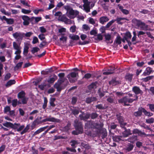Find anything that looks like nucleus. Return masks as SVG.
Wrapping results in <instances>:
<instances>
[{
    "label": "nucleus",
    "mask_w": 154,
    "mask_h": 154,
    "mask_svg": "<svg viewBox=\"0 0 154 154\" xmlns=\"http://www.w3.org/2000/svg\"><path fill=\"white\" fill-rule=\"evenodd\" d=\"M143 109L144 108L142 107L139 108L138 111L134 113V116L136 117L140 116L142 114V112H143Z\"/></svg>",
    "instance_id": "nucleus-23"
},
{
    "label": "nucleus",
    "mask_w": 154,
    "mask_h": 154,
    "mask_svg": "<svg viewBox=\"0 0 154 154\" xmlns=\"http://www.w3.org/2000/svg\"><path fill=\"white\" fill-rule=\"evenodd\" d=\"M28 100V98L24 97L23 98H21V100L23 104H26L27 103V101Z\"/></svg>",
    "instance_id": "nucleus-61"
},
{
    "label": "nucleus",
    "mask_w": 154,
    "mask_h": 154,
    "mask_svg": "<svg viewBox=\"0 0 154 154\" xmlns=\"http://www.w3.org/2000/svg\"><path fill=\"white\" fill-rule=\"evenodd\" d=\"M115 20H112L110 21L106 24V28H108L109 27L112 25V24L113 23H114L115 21Z\"/></svg>",
    "instance_id": "nucleus-62"
},
{
    "label": "nucleus",
    "mask_w": 154,
    "mask_h": 154,
    "mask_svg": "<svg viewBox=\"0 0 154 154\" xmlns=\"http://www.w3.org/2000/svg\"><path fill=\"white\" fill-rule=\"evenodd\" d=\"M109 20L108 18L106 16H103L100 18V22L102 24H103L104 23L108 21Z\"/></svg>",
    "instance_id": "nucleus-28"
},
{
    "label": "nucleus",
    "mask_w": 154,
    "mask_h": 154,
    "mask_svg": "<svg viewBox=\"0 0 154 154\" xmlns=\"http://www.w3.org/2000/svg\"><path fill=\"white\" fill-rule=\"evenodd\" d=\"M24 127V125L20 126V123H15L13 124V125H12L11 128L14 129H17V131H20L22 130Z\"/></svg>",
    "instance_id": "nucleus-8"
},
{
    "label": "nucleus",
    "mask_w": 154,
    "mask_h": 154,
    "mask_svg": "<svg viewBox=\"0 0 154 154\" xmlns=\"http://www.w3.org/2000/svg\"><path fill=\"white\" fill-rule=\"evenodd\" d=\"M139 27L141 29L144 30L146 31L148 29V26L142 22L139 26Z\"/></svg>",
    "instance_id": "nucleus-26"
},
{
    "label": "nucleus",
    "mask_w": 154,
    "mask_h": 154,
    "mask_svg": "<svg viewBox=\"0 0 154 154\" xmlns=\"http://www.w3.org/2000/svg\"><path fill=\"white\" fill-rule=\"evenodd\" d=\"M132 90L136 94H142L143 92L140 90L139 87L137 86H134L132 88Z\"/></svg>",
    "instance_id": "nucleus-17"
},
{
    "label": "nucleus",
    "mask_w": 154,
    "mask_h": 154,
    "mask_svg": "<svg viewBox=\"0 0 154 154\" xmlns=\"http://www.w3.org/2000/svg\"><path fill=\"white\" fill-rule=\"evenodd\" d=\"M126 140L127 141V140L131 143H133L137 140V136L133 135L130 137Z\"/></svg>",
    "instance_id": "nucleus-24"
},
{
    "label": "nucleus",
    "mask_w": 154,
    "mask_h": 154,
    "mask_svg": "<svg viewBox=\"0 0 154 154\" xmlns=\"http://www.w3.org/2000/svg\"><path fill=\"white\" fill-rule=\"evenodd\" d=\"M80 112H82L80 109L78 108H75L71 110V113L75 116L79 114Z\"/></svg>",
    "instance_id": "nucleus-21"
},
{
    "label": "nucleus",
    "mask_w": 154,
    "mask_h": 154,
    "mask_svg": "<svg viewBox=\"0 0 154 154\" xmlns=\"http://www.w3.org/2000/svg\"><path fill=\"white\" fill-rule=\"evenodd\" d=\"M78 73L76 72H72L69 74L67 75V78L71 83H73L77 80L76 78Z\"/></svg>",
    "instance_id": "nucleus-4"
},
{
    "label": "nucleus",
    "mask_w": 154,
    "mask_h": 154,
    "mask_svg": "<svg viewBox=\"0 0 154 154\" xmlns=\"http://www.w3.org/2000/svg\"><path fill=\"white\" fill-rule=\"evenodd\" d=\"M143 111L144 114L146 116H151L153 115V113H152L150 112H149L147 111L144 108Z\"/></svg>",
    "instance_id": "nucleus-45"
},
{
    "label": "nucleus",
    "mask_w": 154,
    "mask_h": 154,
    "mask_svg": "<svg viewBox=\"0 0 154 154\" xmlns=\"http://www.w3.org/2000/svg\"><path fill=\"white\" fill-rule=\"evenodd\" d=\"M13 47L15 50H16L19 49H21L20 45L18 44L16 42H13Z\"/></svg>",
    "instance_id": "nucleus-38"
},
{
    "label": "nucleus",
    "mask_w": 154,
    "mask_h": 154,
    "mask_svg": "<svg viewBox=\"0 0 154 154\" xmlns=\"http://www.w3.org/2000/svg\"><path fill=\"white\" fill-rule=\"evenodd\" d=\"M12 105L14 107H16L17 103V99H14L12 100Z\"/></svg>",
    "instance_id": "nucleus-54"
},
{
    "label": "nucleus",
    "mask_w": 154,
    "mask_h": 154,
    "mask_svg": "<svg viewBox=\"0 0 154 154\" xmlns=\"http://www.w3.org/2000/svg\"><path fill=\"white\" fill-rule=\"evenodd\" d=\"M96 108H98L99 109H105L104 107L103 106L102 104H99L95 106Z\"/></svg>",
    "instance_id": "nucleus-63"
},
{
    "label": "nucleus",
    "mask_w": 154,
    "mask_h": 154,
    "mask_svg": "<svg viewBox=\"0 0 154 154\" xmlns=\"http://www.w3.org/2000/svg\"><path fill=\"white\" fill-rule=\"evenodd\" d=\"M58 36L60 37L59 40L60 41L62 42L63 43H66L67 37L65 35V34H58Z\"/></svg>",
    "instance_id": "nucleus-13"
},
{
    "label": "nucleus",
    "mask_w": 154,
    "mask_h": 154,
    "mask_svg": "<svg viewBox=\"0 0 154 154\" xmlns=\"http://www.w3.org/2000/svg\"><path fill=\"white\" fill-rule=\"evenodd\" d=\"M81 146L86 149H89L90 148L91 146L86 142H83L81 143Z\"/></svg>",
    "instance_id": "nucleus-33"
},
{
    "label": "nucleus",
    "mask_w": 154,
    "mask_h": 154,
    "mask_svg": "<svg viewBox=\"0 0 154 154\" xmlns=\"http://www.w3.org/2000/svg\"><path fill=\"white\" fill-rule=\"evenodd\" d=\"M93 127H94L95 128H97L99 130H100L102 127V126L99 125L97 123H94L93 124Z\"/></svg>",
    "instance_id": "nucleus-40"
},
{
    "label": "nucleus",
    "mask_w": 154,
    "mask_h": 154,
    "mask_svg": "<svg viewBox=\"0 0 154 154\" xmlns=\"http://www.w3.org/2000/svg\"><path fill=\"white\" fill-rule=\"evenodd\" d=\"M52 71L51 69H46L45 70H43L41 72V73L44 75H46L48 74Z\"/></svg>",
    "instance_id": "nucleus-39"
},
{
    "label": "nucleus",
    "mask_w": 154,
    "mask_h": 154,
    "mask_svg": "<svg viewBox=\"0 0 154 154\" xmlns=\"http://www.w3.org/2000/svg\"><path fill=\"white\" fill-rule=\"evenodd\" d=\"M69 84V82L65 78H59L54 85V87L58 92H60Z\"/></svg>",
    "instance_id": "nucleus-1"
},
{
    "label": "nucleus",
    "mask_w": 154,
    "mask_h": 154,
    "mask_svg": "<svg viewBox=\"0 0 154 154\" xmlns=\"http://www.w3.org/2000/svg\"><path fill=\"white\" fill-rule=\"evenodd\" d=\"M146 122L147 123H152L154 122V118H152L146 120Z\"/></svg>",
    "instance_id": "nucleus-51"
},
{
    "label": "nucleus",
    "mask_w": 154,
    "mask_h": 154,
    "mask_svg": "<svg viewBox=\"0 0 154 154\" xmlns=\"http://www.w3.org/2000/svg\"><path fill=\"white\" fill-rule=\"evenodd\" d=\"M124 131L122 132V136L124 138L126 137L131 135L132 133L130 129H127L126 128L124 129Z\"/></svg>",
    "instance_id": "nucleus-10"
},
{
    "label": "nucleus",
    "mask_w": 154,
    "mask_h": 154,
    "mask_svg": "<svg viewBox=\"0 0 154 154\" xmlns=\"http://www.w3.org/2000/svg\"><path fill=\"white\" fill-rule=\"evenodd\" d=\"M97 84V82L92 83L88 86V89L89 90L88 92H90L93 90H94L97 88L96 85Z\"/></svg>",
    "instance_id": "nucleus-19"
},
{
    "label": "nucleus",
    "mask_w": 154,
    "mask_h": 154,
    "mask_svg": "<svg viewBox=\"0 0 154 154\" xmlns=\"http://www.w3.org/2000/svg\"><path fill=\"white\" fill-rule=\"evenodd\" d=\"M21 18L24 21L23 23L24 25L27 26L29 24L30 19L28 16L26 15L22 16Z\"/></svg>",
    "instance_id": "nucleus-14"
},
{
    "label": "nucleus",
    "mask_w": 154,
    "mask_h": 154,
    "mask_svg": "<svg viewBox=\"0 0 154 154\" xmlns=\"http://www.w3.org/2000/svg\"><path fill=\"white\" fill-rule=\"evenodd\" d=\"M64 8L67 11V15L70 19H73L79 14V12L72 9L69 6H64Z\"/></svg>",
    "instance_id": "nucleus-3"
},
{
    "label": "nucleus",
    "mask_w": 154,
    "mask_h": 154,
    "mask_svg": "<svg viewBox=\"0 0 154 154\" xmlns=\"http://www.w3.org/2000/svg\"><path fill=\"white\" fill-rule=\"evenodd\" d=\"M67 18L65 16L63 15L60 17H59V20L62 21L64 22L65 23Z\"/></svg>",
    "instance_id": "nucleus-59"
},
{
    "label": "nucleus",
    "mask_w": 154,
    "mask_h": 154,
    "mask_svg": "<svg viewBox=\"0 0 154 154\" xmlns=\"http://www.w3.org/2000/svg\"><path fill=\"white\" fill-rule=\"evenodd\" d=\"M134 146L133 144L129 143L124 148L126 152H129L131 151L133 149Z\"/></svg>",
    "instance_id": "nucleus-16"
},
{
    "label": "nucleus",
    "mask_w": 154,
    "mask_h": 154,
    "mask_svg": "<svg viewBox=\"0 0 154 154\" xmlns=\"http://www.w3.org/2000/svg\"><path fill=\"white\" fill-rule=\"evenodd\" d=\"M55 98H51L50 101V103L51 106L54 107L55 104L54 103V102L55 101Z\"/></svg>",
    "instance_id": "nucleus-53"
},
{
    "label": "nucleus",
    "mask_w": 154,
    "mask_h": 154,
    "mask_svg": "<svg viewBox=\"0 0 154 154\" xmlns=\"http://www.w3.org/2000/svg\"><path fill=\"white\" fill-rule=\"evenodd\" d=\"M83 2L84 3L83 5V10L87 13L90 12V4L91 2H89L88 0H83Z\"/></svg>",
    "instance_id": "nucleus-7"
},
{
    "label": "nucleus",
    "mask_w": 154,
    "mask_h": 154,
    "mask_svg": "<svg viewBox=\"0 0 154 154\" xmlns=\"http://www.w3.org/2000/svg\"><path fill=\"white\" fill-rule=\"evenodd\" d=\"M131 22L134 25L139 27L142 22L140 20H137L136 18H134L132 20Z\"/></svg>",
    "instance_id": "nucleus-18"
},
{
    "label": "nucleus",
    "mask_w": 154,
    "mask_h": 154,
    "mask_svg": "<svg viewBox=\"0 0 154 154\" xmlns=\"http://www.w3.org/2000/svg\"><path fill=\"white\" fill-rule=\"evenodd\" d=\"M25 93L23 91H22L18 93V96L19 98H22L25 97Z\"/></svg>",
    "instance_id": "nucleus-48"
},
{
    "label": "nucleus",
    "mask_w": 154,
    "mask_h": 154,
    "mask_svg": "<svg viewBox=\"0 0 154 154\" xmlns=\"http://www.w3.org/2000/svg\"><path fill=\"white\" fill-rule=\"evenodd\" d=\"M92 122L88 121L85 123V128L86 129H88L90 128H93L92 126Z\"/></svg>",
    "instance_id": "nucleus-37"
},
{
    "label": "nucleus",
    "mask_w": 154,
    "mask_h": 154,
    "mask_svg": "<svg viewBox=\"0 0 154 154\" xmlns=\"http://www.w3.org/2000/svg\"><path fill=\"white\" fill-rule=\"evenodd\" d=\"M70 143H71V145L72 146H74L75 145L78 144L79 143L78 142L75 140H72L70 141Z\"/></svg>",
    "instance_id": "nucleus-56"
},
{
    "label": "nucleus",
    "mask_w": 154,
    "mask_h": 154,
    "mask_svg": "<svg viewBox=\"0 0 154 154\" xmlns=\"http://www.w3.org/2000/svg\"><path fill=\"white\" fill-rule=\"evenodd\" d=\"M44 131V128H42L39 129L35 131L34 133L33 134L32 136H34L36 135L39 134L42 131Z\"/></svg>",
    "instance_id": "nucleus-47"
},
{
    "label": "nucleus",
    "mask_w": 154,
    "mask_h": 154,
    "mask_svg": "<svg viewBox=\"0 0 154 154\" xmlns=\"http://www.w3.org/2000/svg\"><path fill=\"white\" fill-rule=\"evenodd\" d=\"M74 126L75 129L83 130V126L82 122L77 119H76L74 121Z\"/></svg>",
    "instance_id": "nucleus-9"
},
{
    "label": "nucleus",
    "mask_w": 154,
    "mask_h": 154,
    "mask_svg": "<svg viewBox=\"0 0 154 154\" xmlns=\"http://www.w3.org/2000/svg\"><path fill=\"white\" fill-rule=\"evenodd\" d=\"M39 50L38 48L37 47H34L31 50V52L33 54H34L35 53L37 52Z\"/></svg>",
    "instance_id": "nucleus-64"
},
{
    "label": "nucleus",
    "mask_w": 154,
    "mask_h": 154,
    "mask_svg": "<svg viewBox=\"0 0 154 154\" xmlns=\"http://www.w3.org/2000/svg\"><path fill=\"white\" fill-rule=\"evenodd\" d=\"M103 36L101 34H98L97 35V37L95 38V39L96 40H101L103 39Z\"/></svg>",
    "instance_id": "nucleus-57"
},
{
    "label": "nucleus",
    "mask_w": 154,
    "mask_h": 154,
    "mask_svg": "<svg viewBox=\"0 0 154 154\" xmlns=\"http://www.w3.org/2000/svg\"><path fill=\"white\" fill-rule=\"evenodd\" d=\"M66 31V29L64 28H60L58 30V32L59 33V34H64L63 33L65 32Z\"/></svg>",
    "instance_id": "nucleus-58"
},
{
    "label": "nucleus",
    "mask_w": 154,
    "mask_h": 154,
    "mask_svg": "<svg viewBox=\"0 0 154 154\" xmlns=\"http://www.w3.org/2000/svg\"><path fill=\"white\" fill-rule=\"evenodd\" d=\"M83 131V130L80 129H76V130L72 132V134L78 135L79 134H81Z\"/></svg>",
    "instance_id": "nucleus-35"
},
{
    "label": "nucleus",
    "mask_w": 154,
    "mask_h": 154,
    "mask_svg": "<svg viewBox=\"0 0 154 154\" xmlns=\"http://www.w3.org/2000/svg\"><path fill=\"white\" fill-rule=\"evenodd\" d=\"M11 110L10 107L8 106L5 107L4 109V112L5 113L7 114L8 112H9Z\"/></svg>",
    "instance_id": "nucleus-52"
},
{
    "label": "nucleus",
    "mask_w": 154,
    "mask_h": 154,
    "mask_svg": "<svg viewBox=\"0 0 154 154\" xmlns=\"http://www.w3.org/2000/svg\"><path fill=\"white\" fill-rule=\"evenodd\" d=\"M133 76V75L132 74L128 73L125 76V79L131 82L132 80Z\"/></svg>",
    "instance_id": "nucleus-36"
},
{
    "label": "nucleus",
    "mask_w": 154,
    "mask_h": 154,
    "mask_svg": "<svg viewBox=\"0 0 154 154\" xmlns=\"http://www.w3.org/2000/svg\"><path fill=\"white\" fill-rule=\"evenodd\" d=\"M30 126L29 125H26L25 128L23 130L21 131L20 133L21 135H22L26 133L28 131V130L29 129Z\"/></svg>",
    "instance_id": "nucleus-42"
},
{
    "label": "nucleus",
    "mask_w": 154,
    "mask_h": 154,
    "mask_svg": "<svg viewBox=\"0 0 154 154\" xmlns=\"http://www.w3.org/2000/svg\"><path fill=\"white\" fill-rule=\"evenodd\" d=\"M122 39L119 35H118L115 39V42L118 44H120L121 43Z\"/></svg>",
    "instance_id": "nucleus-43"
},
{
    "label": "nucleus",
    "mask_w": 154,
    "mask_h": 154,
    "mask_svg": "<svg viewBox=\"0 0 154 154\" xmlns=\"http://www.w3.org/2000/svg\"><path fill=\"white\" fill-rule=\"evenodd\" d=\"M2 125L3 126L7 128L10 127L11 128L12 125H13V123L10 122H6L4 123H3Z\"/></svg>",
    "instance_id": "nucleus-41"
},
{
    "label": "nucleus",
    "mask_w": 154,
    "mask_h": 154,
    "mask_svg": "<svg viewBox=\"0 0 154 154\" xmlns=\"http://www.w3.org/2000/svg\"><path fill=\"white\" fill-rule=\"evenodd\" d=\"M69 38L74 40H78L79 39V37L78 35H71L69 36Z\"/></svg>",
    "instance_id": "nucleus-44"
},
{
    "label": "nucleus",
    "mask_w": 154,
    "mask_h": 154,
    "mask_svg": "<svg viewBox=\"0 0 154 154\" xmlns=\"http://www.w3.org/2000/svg\"><path fill=\"white\" fill-rule=\"evenodd\" d=\"M149 107V108L151 111L154 112V104H148L147 105Z\"/></svg>",
    "instance_id": "nucleus-60"
},
{
    "label": "nucleus",
    "mask_w": 154,
    "mask_h": 154,
    "mask_svg": "<svg viewBox=\"0 0 154 154\" xmlns=\"http://www.w3.org/2000/svg\"><path fill=\"white\" fill-rule=\"evenodd\" d=\"M6 21L7 23L8 24H13L14 22V20L12 18H7Z\"/></svg>",
    "instance_id": "nucleus-50"
},
{
    "label": "nucleus",
    "mask_w": 154,
    "mask_h": 154,
    "mask_svg": "<svg viewBox=\"0 0 154 154\" xmlns=\"http://www.w3.org/2000/svg\"><path fill=\"white\" fill-rule=\"evenodd\" d=\"M120 83L121 82L117 80L116 78L113 79L109 82V84L112 86H115Z\"/></svg>",
    "instance_id": "nucleus-15"
},
{
    "label": "nucleus",
    "mask_w": 154,
    "mask_h": 154,
    "mask_svg": "<svg viewBox=\"0 0 154 154\" xmlns=\"http://www.w3.org/2000/svg\"><path fill=\"white\" fill-rule=\"evenodd\" d=\"M153 72V71L152 68H146V69L143 72V74L145 75H149L151 73Z\"/></svg>",
    "instance_id": "nucleus-29"
},
{
    "label": "nucleus",
    "mask_w": 154,
    "mask_h": 154,
    "mask_svg": "<svg viewBox=\"0 0 154 154\" xmlns=\"http://www.w3.org/2000/svg\"><path fill=\"white\" fill-rule=\"evenodd\" d=\"M132 133L134 134H138L139 135L141 136L143 135H145V134L144 132H142L138 129H134L132 131Z\"/></svg>",
    "instance_id": "nucleus-20"
},
{
    "label": "nucleus",
    "mask_w": 154,
    "mask_h": 154,
    "mask_svg": "<svg viewBox=\"0 0 154 154\" xmlns=\"http://www.w3.org/2000/svg\"><path fill=\"white\" fill-rule=\"evenodd\" d=\"M113 140L116 142H119L120 141H127L125 140L122 136H115L113 137Z\"/></svg>",
    "instance_id": "nucleus-11"
},
{
    "label": "nucleus",
    "mask_w": 154,
    "mask_h": 154,
    "mask_svg": "<svg viewBox=\"0 0 154 154\" xmlns=\"http://www.w3.org/2000/svg\"><path fill=\"white\" fill-rule=\"evenodd\" d=\"M124 20H128L125 18L117 17L116 20H115V21H116L117 23L119 24H122L123 22L121 21Z\"/></svg>",
    "instance_id": "nucleus-32"
},
{
    "label": "nucleus",
    "mask_w": 154,
    "mask_h": 154,
    "mask_svg": "<svg viewBox=\"0 0 154 154\" xmlns=\"http://www.w3.org/2000/svg\"><path fill=\"white\" fill-rule=\"evenodd\" d=\"M133 102V100L131 98H128L127 97H124L118 100V102L119 103H124V105L129 106V104L127 103H132Z\"/></svg>",
    "instance_id": "nucleus-5"
},
{
    "label": "nucleus",
    "mask_w": 154,
    "mask_h": 154,
    "mask_svg": "<svg viewBox=\"0 0 154 154\" xmlns=\"http://www.w3.org/2000/svg\"><path fill=\"white\" fill-rule=\"evenodd\" d=\"M47 118L48 121L49 122H58L60 121V120L59 119L51 117V116Z\"/></svg>",
    "instance_id": "nucleus-31"
},
{
    "label": "nucleus",
    "mask_w": 154,
    "mask_h": 154,
    "mask_svg": "<svg viewBox=\"0 0 154 154\" xmlns=\"http://www.w3.org/2000/svg\"><path fill=\"white\" fill-rule=\"evenodd\" d=\"M114 68H109L103 72V74L104 75H108L113 73L114 72Z\"/></svg>",
    "instance_id": "nucleus-22"
},
{
    "label": "nucleus",
    "mask_w": 154,
    "mask_h": 154,
    "mask_svg": "<svg viewBox=\"0 0 154 154\" xmlns=\"http://www.w3.org/2000/svg\"><path fill=\"white\" fill-rule=\"evenodd\" d=\"M24 34L20 32H17L13 34V37L18 42H20L24 37Z\"/></svg>",
    "instance_id": "nucleus-6"
},
{
    "label": "nucleus",
    "mask_w": 154,
    "mask_h": 154,
    "mask_svg": "<svg viewBox=\"0 0 154 154\" xmlns=\"http://www.w3.org/2000/svg\"><path fill=\"white\" fill-rule=\"evenodd\" d=\"M118 7L119 9L124 14L127 15L129 13V11L127 10L124 9L122 6H120V5H119Z\"/></svg>",
    "instance_id": "nucleus-30"
},
{
    "label": "nucleus",
    "mask_w": 154,
    "mask_h": 154,
    "mask_svg": "<svg viewBox=\"0 0 154 154\" xmlns=\"http://www.w3.org/2000/svg\"><path fill=\"white\" fill-rule=\"evenodd\" d=\"M107 101L110 103H112L114 101V99L112 96H106L104 97Z\"/></svg>",
    "instance_id": "nucleus-27"
},
{
    "label": "nucleus",
    "mask_w": 154,
    "mask_h": 154,
    "mask_svg": "<svg viewBox=\"0 0 154 154\" xmlns=\"http://www.w3.org/2000/svg\"><path fill=\"white\" fill-rule=\"evenodd\" d=\"M29 48V47L28 46L26 45H25L24 48V49H23V54L25 55H26V54H27L28 51V49Z\"/></svg>",
    "instance_id": "nucleus-49"
},
{
    "label": "nucleus",
    "mask_w": 154,
    "mask_h": 154,
    "mask_svg": "<svg viewBox=\"0 0 154 154\" xmlns=\"http://www.w3.org/2000/svg\"><path fill=\"white\" fill-rule=\"evenodd\" d=\"M48 100L47 98L45 97H44V103L42 106V107L44 109H45L46 107Z\"/></svg>",
    "instance_id": "nucleus-55"
},
{
    "label": "nucleus",
    "mask_w": 154,
    "mask_h": 154,
    "mask_svg": "<svg viewBox=\"0 0 154 154\" xmlns=\"http://www.w3.org/2000/svg\"><path fill=\"white\" fill-rule=\"evenodd\" d=\"M97 100V98L96 97H91L87 98L86 99L85 101L88 103H89L91 102L94 101H96Z\"/></svg>",
    "instance_id": "nucleus-25"
},
{
    "label": "nucleus",
    "mask_w": 154,
    "mask_h": 154,
    "mask_svg": "<svg viewBox=\"0 0 154 154\" xmlns=\"http://www.w3.org/2000/svg\"><path fill=\"white\" fill-rule=\"evenodd\" d=\"M105 41L107 44H111L113 42L111 36L109 34H107L104 35Z\"/></svg>",
    "instance_id": "nucleus-12"
},
{
    "label": "nucleus",
    "mask_w": 154,
    "mask_h": 154,
    "mask_svg": "<svg viewBox=\"0 0 154 154\" xmlns=\"http://www.w3.org/2000/svg\"><path fill=\"white\" fill-rule=\"evenodd\" d=\"M133 36L131 39V42H132V44H133L135 45L137 43L135 42L137 38V34L136 31H133ZM131 36L132 35L131 33L128 31L126 32L124 36L125 39H126V41L129 47H130L132 44V43L130 41Z\"/></svg>",
    "instance_id": "nucleus-2"
},
{
    "label": "nucleus",
    "mask_w": 154,
    "mask_h": 154,
    "mask_svg": "<svg viewBox=\"0 0 154 154\" xmlns=\"http://www.w3.org/2000/svg\"><path fill=\"white\" fill-rule=\"evenodd\" d=\"M16 82L14 80H11L8 81L5 84V86L8 87L13 84L15 83Z\"/></svg>",
    "instance_id": "nucleus-34"
},
{
    "label": "nucleus",
    "mask_w": 154,
    "mask_h": 154,
    "mask_svg": "<svg viewBox=\"0 0 154 154\" xmlns=\"http://www.w3.org/2000/svg\"><path fill=\"white\" fill-rule=\"evenodd\" d=\"M98 115L96 112L92 113L90 114V117L93 119L96 118L98 116Z\"/></svg>",
    "instance_id": "nucleus-46"
}]
</instances>
